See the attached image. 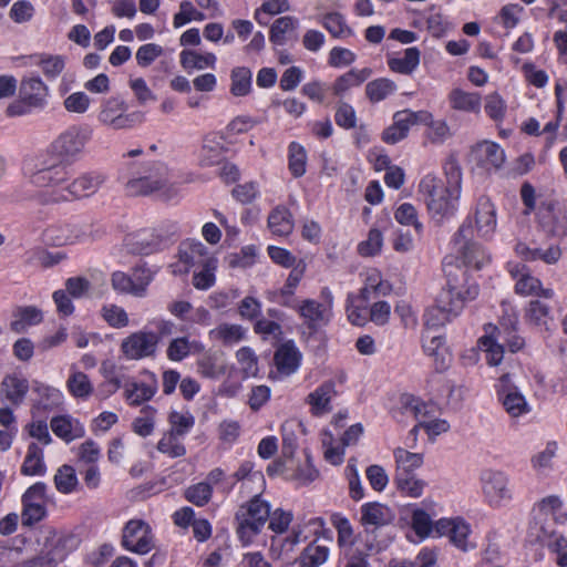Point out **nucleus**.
Here are the masks:
<instances>
[{
    "instance_id": "obj_33",
    "label": "nucleus",
    "mask_w": 567,
    "mask_h": 567,
    "mask_svg": "<svg viewBox=\"0 0 567 567\" xmlns=\"http://www.w3.org/2000/svg\"><path fill=\"white\" fill-rule=\"evenodd\" d=\"M159 240L151 230H140L124 238V247L131 254L150 255L158 249Z\"/></svg>"
},
{
    "instance_id": "obj_61",
    "label": "nucleus",
    "mask_w": 567,
    "mask_h": 567,
    "mask_svg": "<svg viewBox=\"0 0 567 567\" xmlns=\"http://www.w3.org/2000/svg\"><path fill=\"white\" fill-rule=\"evenodd\" d=\"M157 450L172 458L181 457L186 453V449L181 441V436L172 432L165 433L162 436L157 443Z\"/></svg>"
},
{
    "instance_id": "obj_52",
    "label": "nucleus",
    "mask_w": 567,
    "mask_h": 567,
    "mask_svg": "<svg viewBox=\"0 0 567 567\" xmlns=\"http://www.w3.org/2000/svg\"><path fill=\"white\" fill-rule=\"evenodd\" d=\"M396 89L394 81L388 78H379L365 85V95L370 102L379 103L394 94Z\"/></svg>"
},
{
    "instance_id": "obj_28",
    "label": "nucleus",
    "mask_w": 567,
    "mask_h": 567,
    "mask_svg": "<svg viewBox=\"0 0 567 567\" xmlns=\"http://www.w3.org/2000/svg\"><path fill=\"white\" fill-rule=\"evenodd\" d=\"M301 360L302 354L293 341L282 343L274 355L278 373L285 377L296 373L301 364Z\"/></svg>"
},
{
    "instance_id": "obj_42",
    "label": "nucleus",
    "mask_w": 567,
    "mask_h": 567,
    "mask_svg": "<svg viewBox=\"0 0 567 567\" xmlns=\"http://www.w3.org/2000/svg\"><path fill=\"white\" fill-rule=\"evenodd\" d=\"M396 473L395 475L406 476L420 468L424 462L422 453H413L403 447H396L393 451Z\"/></svg>"
},
{
    "instance_id": "obj_32",
    "label": "nucleus",
    "mask_w": 567,
    "mask_h": 567,
    "mask_svg": "<svg viewBox=\"0 0 567 567\" xmlns=\"http://www.w3.org/2000/svg\"><path fill=\"white\" fill-rule=\"evenodd\" d=\"M337 394L336 384L332 380L320 384L310 392L306 399L313 415H322L331 411V400Z\"/></svg>"
},
{
    "instance_id": "obj_50",
    "label": "nucleus",
    "mask_w": 567,
    "mask_h": 567,
    "mask_svg": "<svg viewBox=\"0 0 567 567\" xmlns=\"http://www.w3.org/2000/svg\"><path fill=\"white\" fill-rule=\"evenodd\" d=\"M299 21L291 16L280 17L272 23L269 40L276 45H284L290 33L297 30Z\"/></svg>"
},
{
    "instance_id": "obj_11",
    "label": "nucleus",
    "mask_w": 567,
    "mask_h": 567,
    "mask_svg": "<svg viewBox=\"0 0 567 567\" xmlns=\"http://www.w3.org/2000/svg\"><path fill=\"white\" fill-rule=\"evenodd\" d=\"M482 493L486 503L492 507H501L513 498L509 476L496 470H485L481 477Z\"/></svg>"
},
{
    "instance_id": "obj_26",
    "label": "nucleus",
    "mask_w": 567,
    "mask_h": 567,
    "mask_svg": "<svg viewBox=\"0 0 567 567\" xmlns=\"http://www.w3.org/2000/svg\"><path fill=\"white\" fill-rule=\"evenodd\" d=\"M305 267H293V269L290 271L285 285L272 291L267 292V298L271 302H276L280 306L287 307V308H296L298 302L295 299V290L297 286L299 285L302 276H303Z\"/></svg>"
},
{
    "instance_id": "obj_44",
    "label": "nucleus",
    "mask_w": 567,
    "mask_h": 567,
    "mask_svg": "<svg viewBox=\"0 0 567 567\" xmlns=\"http://www.w3.org/2000/svg\"><path fill=\"white\" fill-rule=\"evenodd\" d=\"M449 102L453 110L477 113L481 109V95L474 92H465L462 89H453L449 94Z\"/></svg>"
},
{
    "instance_id": "obj_54",
    "label": "nucleus",
    "mask_w": 567,
    "mask_h": 567,
    "mask_svg": "<svg viewBox=\"0 0 567 567\" xmlns=\"http://www.w3.org/2000/svg\"><path fill=\"white\" fill-rule=\"evenodd\" d=\"M478 346L485 352V359L489 365H498L503 361L504 344L494 333L481 337Z\"/></svg>"
},
{
    "instance_id": "obj_9",
    "label": "nucleus",
    "mask_w": 567,
    "mask_h": 567,
    "mask_svg": "<svg viewBox=\"0 0 567 567\" xmlns=\"http://www.w3.org/2000/svg\"><path fill=\"white\" fill-rule=\"evenodd\" d=\"M106 182V175L102 172H87L63 187L62 192L43 195L44 202H69L95 194Z\"/></svg>"
},
{
    "instance_id": "obj_58",
    "label": "nucleus",
    "mask_w": 567,
    "mask_h": 567,
    "mask_svg": "<svg viewBox=\"0 0 567 567\" xmlns=\"http://www.w3.org/2000/svg\"><path fill=\"white\" fill-rule=\"evenodd\" d=\"M252 73L248 68L239 66L231 72L230 91L235 96H245L251 90Z\"/></svg>"
},
{
    "instance_id": "obj_49",
    "label": "nucleus",
    "mask_w": 567,
    "mask_h": 567,
    "mask_svg": "<svg viewBox=\"0 0 567 567\" xmlns=\"http://www.w3.org/2000/svg\"><path fill=\"white\" fill-rule=\"evenodd\" d=\"M43 320L42 311L34 306L21 307L14 312V319L11 321V329L21 333L28 328L39 324Z\"/></svg>"
},
{
    "instance_id": "obj_12",
    "label": "nucleus",
    "mask_w": 567,
    "mask_h": 567,
    "mask_svg": "<svg viewBox=\"0 0 567 567\" xmlns=\"http://www.w3.org/2000/svg\"><path fill=\"white\" fill-rule=\"evenodd\" d=\"M434 534L437 537H447L463 553L476 548V543L471 539V524L461 516L440 518L434 523Z\"/></svg>"
},
{
    "instance_id": "obj_17",
    "label": "nucleus",
    "mask_w": 567,
    "mask_h": 567,
    "mask_svg": "<svg viewBox=\"0 0 567 567\" xmlns=\"http://www.w3.org/2000/svg\"><path fill=\"white\" fill-rule=\"evenodd\" d=\"M47 484L37 482L22 495V524L32 526L47 515L45 507Z\"/></svg>"
},
{
    "instance_id": "obj_40",
    "label": "nucleus",
    "mask_w": 567,
    "mask_h": 567,
    "mask_svg": "<svg viewBox=\"0 0 567 567\" xmlns=\"http://www.w3.org/2000/svg\"><path fill=\"white\" fill-rule=\"evenodd\" d=\"M66 389L73 398L82 401H86L94 391L89 377L84 372L76 370L74 365L70 369Z\"/></svg>"
},
{
    "instance_id": "obj_14",
    "label": "nucleus",
    "mask_w": 567,
    "mask_h": 567,
    "mask_svg": "<svg viewBox=\"0 0 567 567\" xmlns=\"http://www.w3.org/2000/svg\"><path fill=\"white\" fill-rule=\"evenodd\" d=\"M122 546L132 553L145 555L154 548L152 528L143 519H130L122 530Z\"/></svg>"
},
{
    "instance_id": "obj_34",
    "label": "nucleus",
    "mask_w": 567,
    "mask_h": 567,
    "mask_svg": "<svg viewBox=\"0 0 567 567\" xmlns=\"http://www.w3.org/2000/svg\"><path fill=\"white\" fill-rule=\"evenodd\" d=\"M517 256L526 261L542 260L547 265H555L561 258L563 251L558 245H551L547 249L530 248L525 243L515 245Z\"/></svg>"
},
{
    "instance_id": "obj_18",
    "label": "nucleus",
    "mask_w": 567,
    "mask_h": 567,
    "mask_svg": "<svg viewBox=\"0 0 567 567\" xmlns=\"http://www.w3.org/2000/svg\"><path fill=\"white\" fill-rule=\"evenodd\" d=\"M123 386L127 403L137 406L150 401L156 394L158 380L154 372L144 370L137 379L128 380Z\"/></svg>"
},
{
    "instance_id": "obj_7",
    "label": "nucleus",
    "mask_w": 567,
    "mask_h": 567,
    "mask_svg": "<svg viewBox=\"0 0 567 567\" xmlns=\"http://www.w3.org/2000/svg\"><path fill=\"white\" fill-rule=\"evenodd\" d=\"M43 243L53 247L75 245L95 239L92 224L86 221H58L48 226L42 234Z\"/></svg>"
},
{
    "instance_id": "obj_53",
    "label": "nucleus",
    "mask_w": 567,
    "mask_h": 567,
    "mask_svg": "<svg viewBox=\"0 0 567 567\" xmlns=\"http://www.w3.org/2000/svg\"><path fill=\"white\" fill-rule=\"evenodd\" d=\"M403 410L405 414L413 416L417 423L422 426V421L435 416V405L432 403H425L417 398L409 396L403 402Z\"/></svg>"
},
{
    "instance_id": "obj_55",
    "label": "nucleus",
    "mask_w": 567,
    "mask_h": 567,
    "mask_svg": "<svg viewBox=\"0 0 567 567\" xmlns=\"http://www.w3.org/2000/svg\"><path fill=\"white\" fill-rule=\"evenodd\" d=\"M130 275L134 285V297H145L148 286L154 280L156 270L147 267L145 264H142L136 265Z\"/></svg>"
},
{
    "instance_id": "obj_56",
    "label": "nucleus",
    "mask_w": 567,
    "mask_h": 567,
    "mask_svg": "<svg viewBox=\"0 0 567 567\" xmlns=\"http://www.w3.org/2000/svg\"><path fill=\"white\" fill-rule=\"evenodd\" d=\"M179 56L181 64L187 72L204 70L213 63L210 53L202 54L195 50H183Z\"/></svg>"
},
{
    "instance_id": "obj_41",
    "label": "nucleus",
    "mask_w": 567,
    "mask_h": 567,
    "mask_svg": "<svg viewBox=\"0 0 567 567\" xmlns=\"http://www.w3.org/2000/svg\"><path fill=\"white\" fill-rule=\"evenodd\" d=\"M372 74V70L370 68H363L361 70L351 69L347 73L340 75L336 79L332 91L337 96H342L350 89L361 85L365 82Z\"/></svg>"
},
{
    "instance_id": "obj_43",
    "label": "nucleus",
    "mask_w": 567,
    "mask_h": 567,
    "mask_svg": "<svg viewBox=\"0 0 567 567\" xmlns=\"http://www.w3.org/2000/svg\"><path fill=\"white\" fill-rule=\"evenodd\" d=\"M525 318L528 323L542 329L548 330L549 324L554 322V317L548 305L540 300H532L526 308Z\"/></svg>"
},
{
    "instance_id": "obj_29",
    "label": "nucleus",
    "mask_w": 567,
    "mask_h": 567,
    "mask_svg": "<svg viewBox=\"0 0 567 567\" xmlns=\"http://www.w3.org/2000/svg\"><path fill=\"white\" fill-rule=\"evenodd\" d=\"M476 164L486 171L498 169L505 162L504 150L494 142L484 141L473 150Z\"/></svg>"
},
{
    "instance_id": "obj_15",
    "label": "nucleus",
    "mask_w": 567,
    "mask_h": 567,
    "mask_svg": "<svg viewBox=\"0 0 567 567\" xmlns=\"http://www.w3.org/2000/svg\"><path fill=\"white\" fill-rule=\"evenodd\" d=\"M321 295L324 297L326 303H321L315 299H305L293 308L298 311L303 323L313 331L326 326L331 318V291L324 288Z\"/></svg>"
},
{
    "instance_id": "obj_46",
    "label": "nucleus",
    "mask_w": 567,
    "mask_h": 567,
    "mask_svg": "<svg viewBox=\"0 0 567 567\" xmlns=\"http://www.w3.org/2000/svg\"><path fill=\"white\" fill-rule=\"evenodd\" d=\"M536 507L539 513L550 516L555 524L565 525L567 523V509L560 496H545L537 502Z\"/></svg>"
},
{
    "instance_id": "obj_16",
    "label": "nucleus",
    "mask_w": 567,
    "mask_h": 567,
    "mask_svg": "<svg viewBox=\"0 0 567 567\" xmlns=\"http://www.w3.org/2000/svg\"><path fill=\"white\" fill-rule=\"evenodd\" d=\"M158 336L152 331H136L122 340L121 352L126 360H141L156 353Z\"/></svg>"
},
{
    "instance_id": "obj_48",
    "label": "nucleus",
    "mask_w": 567,
    "mask_h": 567,
    "mask_svg": "<svg viewBox=\"0 0 567 567\" xmlns=\"http://www.w3.org/2000/svg\"><path fill=\"white\" fill-rule=\"evenodd\" d=\"M33 392L38 395L37 408L43 410H53L63 403V393L51 385L34 382Z\"/></svg>"
},
{
    "instance_id": "obj_8",
    "label": "nucleus",
    "mask_w": 567,
    "mask_h": 567,
    "mask_svg": "<svg viewBox=\"0 0 567 567\" xmlns=\"http://www.w3.org/2000/svg\"><path fill=\"white\" fill-rule=\"evenodd\" d=\"M445 274L446 286L440 293H447L453 303L460 301V311H462L467 301L474 300L478 296V285L464 267L449 266Z\"/></svg>"
},
{
    "instance_id": "obj_6",
    "label": "nucleus",
    "mask_w": 567,
    "mask_h": 567,
    "mask_svg": "<svg viewBox=\"0 0 567 567\" xmlns=\"http://www.w3.org/2000/svg\"><path fill=\"white\" fill-rule=\"evenodd\" d=\"M91 137L92 130L90 127L70 126L51 143L48 154L70 168L80 158Z\"/></svg>"
},
{
    "instance_id": "obj_21",
    "label": "nucleus",
    "mask_w": 567,
    "mask_h": 567,
    "mask_svg": "<svg viewBox=\"0 0 567 567\" xmlns=\"http://www.w3.org/2000/svg\"><path fill=\"white\" fill-rule=\"evenodd\" d=\"M474 221L476 231L480 238L489 240L493 238L497 227V212L495 205L487 196H481L477 199Z\"/></svg>"
},
{
    "instance_id": "obj_59",
    "label": "nucleus",
    "mask_w": 567,
    "mask_h": 567,
    "mask_svg": "<svg viewBox=\"0 0 567 567\" xmlns=\"http://www.w3.org/2000/svg\"><path fill=\"white\" fill-rule=\"evenodd\" d=\"M394 482L401 493L414 498L423 494V489L426 485L423 480L417 478L414 474L406 476L395 475Z\"/></svg>"
},
{
    "instance_id": "obj_20",
    "label": "nucleus",
    "mask_w": 567,
    "mask_h": 567,
    "mask_svg": "<svg viewBox=\"0 0 567 567\" xmlns=\"http://www.w3.org/2000/svg\"><path fill=\"white\" fill-rule=\"evenodd\" d=\"M460 301H450L447 293H439L435 305L429 308L423 318L425 331L442 327L461 313Z\"/></svg>"
},
{
    "instance_id": "obj_57",
    "label": "nucleus",
    "mask_w": 567,
    "mask_h": 567,
    "mask_svg": "<svg viewBox=\"0 0 567 567\" xmlns=\"http://www.w3.org/2000/svg\"><path fill=\"white\" fill-rule=\"evenodd\" d=\"M75 470L71 465H62L54 475L55 488L62 494H71L78 485Z\"/></svg>"
},
{
    "instance_id": "obj_63",
    "label": "nucleus",
    "mask_w": 567,
    "mask_h": 567,
    "mask_svg": "<svg viewBox=\"0 0 567 567\" xmlns=\"http://www.w3.org/2000/svg\"><path fill=\"white\" fill-rule=\"evenodd\" d=\"M321 23L333 38H347L352 33L340 13L333 12L326 14Z\"/></svg>"
},
{
    "instance_id": "obj_24",
    "label": "nucleus",
    "mask_w": 567,
    "mask_h": 567,
    "mask_svg": "<svg viewBox=\"0 0 567 567\" xmlns=\"http://www.w3.org/2000/svg\"><path fill=\"white\" fill-rule=\"evenodd\" d=\"M300 527H293L289 534L274 536L269 546L270 558L275 561L291 564L295 548L300 543Z\"/></svg>"
},
{
    "instance_id": "obj_39",
    "label": "nucleus",
    "mask_w": 567,
    "mask_h": 567,
    "mask_svg": "<svg viewBox=\"0 0 567 567\" xmlns=\"http://www.w3.org/2000/svg\"><path fill=\"white\" fill-rule=\"evenodd\" d=\"M21 474L24 476H44L47 465L44 463V453L39 444L32 442L29 444L27 455L21 466Z\"/></svg>"
},
{
    "instance_id": "obj_37",
    "label": "nucleus",
    "mask_w": 567,
    "mask_h": 567,
    "mask_svg": "<svg viewBox=\"0 0 567 567\" xmlns=\"http://www.w3.org/2000/svg\"><path fill=\"white\" fill-rule=\"evenodd\" d=\"M223 379L218 394L220 396L234 398L240 390V375L233 365L221 364L215 370V380Z\"/></svg>"
},
{
    "instance_id": "obj_22",
    "label": "nucleus",
    "mask_w": 567,
    "mask_h": 567,
    "mask_svg": "<svg viewBox=\"0 0 567 567\" xmlns=\"http://www.w3.org/2000/svg\"><path fill=\"white\" fill-rule=\"evenodd\" d=\"M29 389V381L21 373H8L0 383V402L18 408L24 402Z\"/></svg>"
},
{
    "instance_id": "obj_25",
    "label": "nucleus",
    "mask_w": 567,
    "mask_h": 567,
    "mask_svg": "<svg viewBox=\"0 0 567 567\" xmlns=\"http://www.w3.org/2000/svg\"><path fill=\"white\" fill-rule=\"evenodd\" d=\"M80 544V539L70 532H52L47 537L44 543V550H49L50 555L53 556V560L58 563L64 560V558L72 551H74Z\"/></svg>"
},
{
    "instance_id": "obj_13",
    "label": "nucleus",
    "mask_w": 567,
    "mask_h": 567,
    "mask_svg": "<svg viewBox=\"0 0 567 567\" xmlns=\"http://www.w3.org/2000/svg\"><path fill=\"white\" fill-rule=\"evenodd\" d=\"M539 227L551 237L567 235V215L559 208L558 202L550 197H544L538 202L536 212Z\"/></svg>"
},
{
    "instance_id": "obj_4",
    "label": "nucleus",
    "mask_w": 567,
    "mask_h": 567,
    "mask_svg": "<svg viewBox=\"0 0 567 567\" xmlns=\"http://www.w3.org/2000/svg\"><path fill=\"white\" fill-rule=\"evenodd\" d=\"M171 269L174 275L193 271V286L207 290L213 285V252L198 240H185L179 245L178 261Z\"/></svg>"
},
{
    "instance_id": "obj_27",
    "label": "nucleus",
    "mask_w": 567,
    "mask_h": 567,
    "mask_svg": "<svg viewBox=\"0 0 567 567\" xmlns=\"http://www.w3.org/2000/svg\"><path fill=\"white\" fill-rule=\"evenodd\" d=\"M25 64L40 68L47 80L55 81L65 69L66 58L61 54L45 52L34 53L27 56Z\"/></svg>"
},
{
    "instance_id": "obj_64",
    "label": "nucleus",
    "mask_w": 567,
    "mask_h": 567,
    "mask_svg": "<svg viewBox=\"0 0 567 567\" xmlns=\"http://www.w3.org/2000/svg\"><path fill=\"white\" fill-rule=\"evenodd\" d=\"M156 410L146 405L141 410V415L133 421V431L140 436L146 437L154 431V419Z\"/></svg>"
},
{
    "instance_id": "obj_1",
    "label": "nucleus",
    "mask_w": 567,
    "mask_h": 567,
    "mask_svg": "<svg viewBox=\"0 0 567 567\" xmlns=\"http://www.w3.org/2000/svg\"><path fill=\"white\" fill-rule=\"evenodd\" d=\"M118 179L127 196H155L169 202L179 195V186L163 162L126 163L120 172Z\"/></svg>"
},
{
    "instance_id": "obj_35",
    "label": "nucleus",
    "mask_w": 567,
    "mask_h": 567,
    "mask_svg": "<svg viewBox=\"0 0 567 567\" xmlns=\"http://www.w3.org/2000/svg\"><path fill=\"white\" fill-rule=\"evenodd\" d=\"M267 225L274 236H289L295 227V221L290 210L284 206H276L268 215Z\"/></svg>"
},
{
    "instance_id": "obj_30",
    "label": "nucleus",
    "mask_w": 567,
    "mask_h": 567,
    "mask_svg": "<svg viewBox=\"0 0 567 567\" xmlns=\"http://www.w3.org/2000/svg\"><path fill=\"white\" fill-rule=\"evenodd\" d=\"M20 92L29 107H43L47 104L49 87L39 75L22 79Z\"/></svg>"
},
{
    "instance_id": "obj_23",
    "label": "nucleus",
    "mask_w": 567,
    "mask_h": 567,
    "mask_svg": "<svg viewBox=\"0 0 567 567\" xmlns=\"http://www.w3.org/2000/svg\"><path fill=\"white\" fill-rule=\"evenodd\" d=\"M422 347L424 353L433 359L437 372H443L450 367L452 355L442 336L425 331L422 336Z\"/></svg>"
},
{
    "instance_id": "obj_2",
    "label": "nucleus",
    "mask_w": 567,
    "mask_h": 567,
    "mask_svg": "<svg viewBox=\"0 0 567 567\" xmlns=\"http://www.w3.org/2000/svg\"><path fill=\"white\" fill-rule=\"evenodd\" d=\"M71 175L70 168L47 154L35 164L23 166L24 184L16 190L14 199L54 204L55 202H44L43 195L62 192Z\"/></svg>"
},
{
    "instance_id": "obj_36",
    "label": "nucleus",
    "mask_w": 567,
    "mask_h": 567,
    "mask_svg": "<svg viewBox=\"0 0 567 567\" xmlns=\"http://www.w3.org/2000/svg\"><path fill=\"white\" fill-rule=\"evenodd\" d=\"M270 517V505L261 499L259 495H255L247 505L240 506L236 514V519H247L260 525L266 524Z\"/></svg>"
},
{
    "instance_id": "obj_51",
    "label": "nucleus",
    "mask_w": 567,
    "mask_h": 567,
    "mask_svg": "<svg viewBox=\"0 0 567 567\" xmlns=\"http://www.w3.org/2000/svg\"><path fill=\"white\" fill-rule=\"evenodd\" d=\"M329 557V548L317 544L310 543L296 559L300 567H320Z\"/></svg>"
},
{
    "instance_id": "obj_5",
    "label": "nucleus",
    "mask_w": 567,
    "mask_h": 567,
    "mask_svg": "<svg viewBox=\"0 0 567 567\" xmlns=\"http://www.w3.org/2000/svg\"><path fill=\"white\" fill-rule=\"evenodd\" d=\"M451 244L456 258L462 260L466 269L480 270L491 261V255L487 250L474 240V226L471 217L462 223Z\"/></svg>"
},
{
    "instance_id": "obj_10",
    "label": "nucleus",
    "mask_w": 567,
    "mask_h": 567,
    "mask_svg": "<svg viewBox=\"0 0 567 567\" xmlns=\"http://www.w3.org/2000/svg\"><path fill=\"white\" fill-rule=\"evenodd\" d=\"M127 105L120 97H110L101 106L99 121L113 130L133 128L144 122V114L135 111L127 113Z\"/></svg>"
},
{
    "instance_id": "obj_38",
    "label": "nucleus",
    "mask_w": 567,
    "mask_h": 567,
    "mask_svg": "<svg viewBox=\"0 0 567 567\" xmlns=\"http://www.w3.org/2000/svg\"><path fill=\"white\" fill-rule=\"evenodd\" d=\"M394 518L392 511L381 503H367L361 506V523L375 527L386 525Z\"/></svg>"
},
{
    "instance_id": "obj_47",
    "label": "nucleus",
    "mask_w": 567,
    "mask_h": 567,
    "mask_svg": "<svg viewBox=\"0 0 567 567\" xmlns=\"http://www.w3.org/2000/svg\"><path fill=\"white\" fill-rule=\"evenodd\" d=\"M420 50L415 47L404 50L402 56H391L388 59V66L392 72L400 74H411L420 64Z\"/></svg>"
},
{
    "instance_id": "obj_31",
    "label": "nucleus",
    "mask_w": 567,
    "mask_h": 567,
    "mask_svg": "<svg viewBox=\"0 0 567 567\" xmlns=\"http://www.w3.org/2000/svg\"><path fill=\"white\" fill-rule=\"evenodd\" d=\"M50 426L52 432L66 443L81 439L85 434L83 424L69 414L52 417Z\"/></svg>"
},
{
    "instance_id": "obj_62",
    "label": "nucleus",
    "mask_w": 567,
    "mask_h": 567,
    "mask_svg": "<svg viewBox=\"0 0 567 567\" xmlns=\"http://www.w3.org/2000/svg\"><path fill=\"white\" fill-rule=\"evenodd\" d=\"M289 171L295 177H301L306 173L307 153L303 146L297 142L289 145Z\"/></svg>"
},
{
    "instance_id": "obj_45",
    "label": "nucleus",
    "mask_w": 567,
    "mask_h": 567,
    "mask_svg": "<svg viewBox=\"0 0 567 567\" xmlns=\"http://www.w3.org/2000/svg\"><path fill=\"white\" fill-rule=\"evenodd\" d=\"M515 292L520 296H537L551 299L555 295L550 288H543L542 281L529 272L522 274L515 284Z\"/></svg>"
},
{
    "instance_id": "obj_19",
    "label": "nucleus",
    "mask_w": 567,
    "mask_h": 567,
    "mask_svg": "<svg viewBox=\"0 0 567 567\" xmlns=\"http://www.w3.org/2000/svg\"><path fill=\"white\" fill-rule=\"evenodd\" d=\"M498 398L505 411L513 417H518L530 411L523 393L511 382L509 374H503L496 385Z\"/></svg>"
},
{
    "instance_id": "obj_60",
    "label": "nucleus",
    "mask_w": 567,
    "mask_h": 567,
    "mask_svg": "<svg viewBox=\"0 0 567 567\" xmlns=\"http://www.w3.org/2000/svg\"><path fill=\"white\" fill-rule=\"evenodd\" d=\"M247 330L236 323H220L216 329L217 338L225 346H234L245 339Z\"/></svg>"
},
{
    "instance_id": "obj_3",
    "label": "nucleus",
    "mask_w": 567,
    "mask_h": 567,
    "mask_svg": "<svg viewBox=\"0 0 567 567\" xmlns=\"http://www.w3.org/2000/svg\"><path fill=\"white\" fill-rule=\"evenodd\" d=\"M446 185L433 174L425 175L419 184L429 212L433 216H450L457 209L462 192V171L455 157H449L443 165Z\"/></svg>"
}]
</instances>
